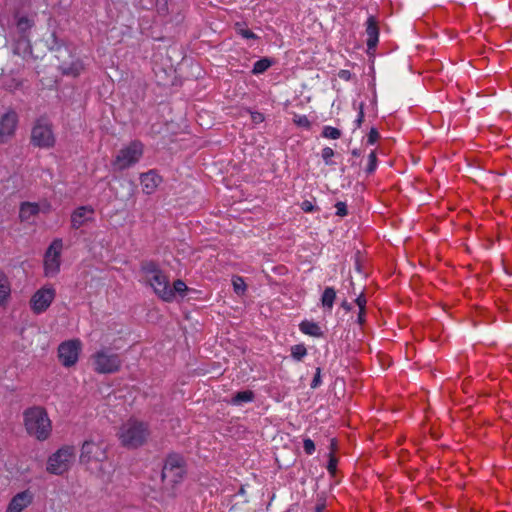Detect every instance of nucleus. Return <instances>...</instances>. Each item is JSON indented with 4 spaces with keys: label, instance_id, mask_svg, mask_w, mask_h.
<instances>
[{
    "label": "nucleus",
    "instance_id": "f257e3e1",
    "mask_svg": "<svg viewBox=\"0 0 512 512\" xmlns=\"http://www.w3.org/2000/svg\"><path fill=\"white\" fill-rule=\"evenodd\" d=\"M149 435L148 424L135 418L124 422L117 433L121 445L129 449L142 446Z\"/></svg>",
    "mask_w": 512,
    "mask_h": 512
},
{
    "label": "nucleus",
    "instance_id": "f03ea898",
    "mask_svg": "<svg viewBox=\"0 0 512 512\" xmlns=\"http://www.w3.org/2000/svg\"><path fill=\"white\" fill-rule=\"evenodd\" d=\"M24 422L27 432L38 440H46L51 433V421L45 409L41 407L29 408L24 413Z\"/></svg>",
    "mask_w": 512,
    "mask_h": 512
},
{
    "label": "nucleus",
    "instance_id": "7ed1b4c3",
    "mask_svg": "<svg viewBox=\"0 0 512 512\" xmlns=\"http://www.w3.org/2000/svg\"><path fill=\"white\" fill-rule=\"evenodd\" d=\"M142 270L155 294L165 302H173L169 278L159 269L158 265L154 262H147L143 264Z\"/></svg>",
    "mask_w": 512,
    "mask_h": 512
},
{
    "label": "nucleus",
    "instance_id": "20e7f679",
    "mask_svg": "<svg viewBox=\"0 0 512 512\" xmlns=\"http://www.w3.org/2000/svg\"><path fill=\"white\" fill-rule=\"evenodd\" d=\"M75 459V447L71 445H64L48 457L46 471L53 475H64L71 469Z\"/></svg>",
    "mask_w": 512,
    "mask_h": 512
},
{
    "label": "nucleus",
    "instance_id": "39448f33",
    "mask_svg": "<svg viewBox=\"0 0 512 512\" xmlns=\"http://www.w3.org/2000/svg\"><path fill=\"white\" fill-rule=\"evenodd\" d=\"M144 146L138 140L131 141L122 147L112 161V167L116 171L125 170L135 165L142 157Z\"/></svg>",
    "mask_w": 512,
    "mask_h": 512
},
{
    "label": "nucleus",
    "instance_id": "423d86ee",
    "mask_svg": "<svg viewBox=\"0 0 512 512\" xmlns=\"http://www.w3.org/2000/svg\"><path fill=\"white\" fill-rule=\"evenodd\" d=\"M94 370L101 374L117 372L122 364L120 356L105 349L97 351L92 356Z\"/></svg>",
    "mask_w": 512,
    "mask_h": 512
},
{
    "label": "nucleus",
    "instance_id": "0eeeda50",
    "mask_svg": "<svg viewBox=\"0 0 512 512\" xmlns=\"http://www.w3.org/2000/svg\"><path fill=\"white\" fill-rule=\"evenodd\" d=\"M186 473L184 458L179 454H170L162 470V478L169 484L179 483Z\"/></svg>",
    "mask_w": 512,
    "mask_h": 512
},
{
    "label": "nucleus",
    "instance_id": "6e6552de",
    "mask_svg": "<svg viewBox=\"0 0 512 512\" xmlns=\"http://www.w3.org/2000/svg\"><path fill=\"white\" fill-rule=\"evenodd\" d=\"M16 18V29L19 37L15 46V53L26 54L31 52V45L29 41V31L34 26L35 22L33 17L17 14Z\"/></svg>",
    "mask_w": 512,
    "mask_h": 512
},
{
    "label": "nucleus",
    "instance_id": "1a4fd4ad",
    "mask_svg": "<svg viewBox=\"0 0 512 512\" xmlns=\"http://www.w3.org/2000/svg\"><path fill=\"white\" fill-rule=\"evenodd\" d=\"M107 458V446L102 442L85 441L81 448L80 462L91 465L93 462H103Z\"/></svg>",
    "mask_w": 512,
    "mask_h": 512
},
{
    "label": "nucleus",
    "instance_id": "9d476101",
    "mask_svg": "<svg viewBox=\"0 0 512 512\" xmlns=\"http://www.w3.org/2000/svg\"><path fill=\"white\" fill-rule=\"evenodd\" d=\"M63 242L61 239H55L48 247L44 256V273L47 277L55 276L60 271L61 252Z\"/></svg>",
    "mask_w": 512,
    "mask_h": 512
},
{
    "label": "nucleus",
    "instance_id": "9b49d317",
    "mask_svg": "<svg viewBox=\"0 0 512 512\" xmlns=\"http://www.w3.org/2000/svg\"><path fill=\"white\" fill-rule=\"evenodd\" d=\"M82 342L79 339H70L62 342L58 347V358L64 367L74 366L79 359Z\"/></svg>",
    "mask_w": 512,
    "mask_h": 512
},
{
    "label": "nucleus",
    "instance_id": "f8f14e48",
    "mask_svg": "<svg viewBox=\"0 0 512 512\" xmlns=\"http://www.w3.org/2000/svg\"><path fill=\"white\" fill-rule=\"evenodd\" d=\"M56 290L52 285H45L38 289L30 299V308L35 314L45 312L53 302Z\"/></svg>",
    "mask_w": 512,
    "mask_h": 512
},
{
    "label": "nucleus",
    "instance_id": "ddd939ff",
    "mask_svg": "<svg viewBox=\"0 0 512 512\" xmlns=\"http://www.w3.org/2000/svg\"><path fill=\"white\" fill-rule=\"evenodd\" d=\"M32 143L41 148H50L55 143V137L51 129V125L44 121L38 120L32 129Z\"/></svg>",
    "mask_w": 512,
    "mask_h": 512
},
{
    "label": "nucleus",
    "instance_id": "4468645a",
    "mask_svg": "<svg viewBox=\"0 0 512 512\" xmlns=\"http://www.w3.org/2000/svg\"><path fill=\"white\" fill-rule=\"evenodd\" d=\"M18 125V115L14 110H9L0 118V143L8 142L15 134Z\"/></svg>",
    "mask_w": 512,
    "mask_h": 512
},
{
    "label": "nucleus",
    "instance_id": "2eb2a0df",
    "mask_svg": "<svg viewBox=\"0 0 512 512\" xmlns=\"http://www.w3.org/2000/svg\"><path fill=\"white\" fill-rule=\"evenodd\" d=\"M50 209L51 205L46 201L42 203L24 202L21 204L19 217L22 221H30L39 212L47 213Z\"/></svg>",
    "mask_w": 512,
    "mask_h": 512
},
{
    "label": "nucleus",
    "instance_id": "dca6fc26",
    "mask_svg": "<svg viewBox=\"0 0 512 512\" xmlns=\"http://www.w3.org/2000/svg\"><path fill=\"white\" fill-rule=\"evenodd\" d=\"M95 210L90 205L80 206L71 214V226L79 229L88 222L94 220Z\"/></svg>",
    "mask_w": 512,
    "mask_h": 512
},
{
    "label": "nucleus",
    "instance_id": "f3484780",
    "mask_svg": "<svg viewBox=\"0 0 512 512\" xmlns=\"http://www.w3.org/2000/svg\"><path fill=\"white\" fill-rule=\"evenodd\" d=\"M33 501V494L29 490L17 493L9 502L6 512H22Z\"/></svg>",
    "mask_w": 512,
    "mask_h": 512
},
{
    "label": "nucleus",
    "instance_id": "a211bd4d",
    "mask_svg": "<svg viewBox=\"0 0 512 512\" xmlns=\"http://www.w3.org/2000/svg\"><path fill=\"white\" fill-rule=\"evenodd\" d=\"M162 179L155 171L151 170L140 177L143 192L152 194L161 183Z\"/></svg>",
    "mask_w": 512,
    "mask_h": 512
},
{
    "label": "nucleus",
    "instance_id": "6ab92c4d",
    "mask_svg": "<svg viewBox=\"0 0 512 512\" xmlns=\"http://www.w3.org/2000/svg\"><path fill=\"white\" fill-rule=\"evenodd\" d=\"M367 46L374 49L379 40V29L374 17L370 16L366 22Z\"/></svg>",
    "mask_w": 512,
    "mask_h": 512
},
{
    "label": "nucleus",
    "instance_id": "aec40b11",
    "mask_svg": "<svg viewBox=\"0 0 512 512\" xmlns=\"http://www.w3.org/2000/svg\"><path fill=\"white\" fill-rule=\"evenodd\" d=\"M11 294V286L6 274L0 270V305H5Z\"/></svg>",
    "mask_w": 512,
    "mask_h": 512
},
{
    "label": "nucleus",
    "instance_id": "412c9836",
    "mask_svg": "<svg viewBox=\"0 0 512 512\" xmlns=\"http://www.w3.org/2000/svg\"><path fill=\"white\" fill-rule=\"evenodd\" d=\"M299 330L305 335H309V336H313V337L322 336L321 327L317 323L312 322V321H308V320L302 321L299 324Z\"/></svg>",
    "mask_w": 512,
    "mask_h": 512
},
{
    "label": "nucleus",
    "instance_id": "4be33fe9",
    "mask_svg": "<svg viewBox=\"0 0 512 512\" xmlns=\"http://www.w3.org/2000/svg\"><path fill=\"white\" fill-rule=\"evenodd\" d=\"M336 299V292L334 288L332 287H326L322 297H321V303L324 309L331 311L334 305Z\"/></svg>",
    "mask_w": 512,
    "mask_h": 512
},
{
    "label": "nucleus",
    "instance_id": "5701e85b",
    "mask_svg": "<svg viewBox=\"0 0 512 512\" xmlns=\"http://www.w3.org/2000/svg\"><path fill=\"white\" fill-rule=\"evenodd\" d=\"M254 392L251 391V390H245V391H240V392H237L233 398L231 399L230 403L232 405H241L243 403H248V402H252L254 400Z\"/></svg>",
    "mask_w": 512,
    "mask_h": 512
},
{
    "label": "nucleus",
    "instance_id": "b1692460",
    "mask_svg": "<svg viewBox=\"0 0 512 512\" xmlns=\"http://www.w3.org/2000/svg\"><path fill=\"white\" fill-rule=\"evenodd\" d=\"M274 61L270 58L264 57L260 60L256 61L252 68V73L254 75H259L267 71L272 65Z\"/></svg>",
    "mask_w": 512,
    "mask_h": 512
},
{
    "label": "nucleus",
    "instance_id": "393cba45",
    "mask_svg": "<svg viewBox=\"0 0 512 512\" xmlns=\"http://www.w3.org/2000/svg\"><path fill=\"white\" fill-rule=\"evenodd\" d=\"M188 287L186 283L180 279L173 282V286L171 287V292L173 294V301L176 298V295L183 297L187 292Z\"/></svg>",
    "mask_w": 512,
    "mask_h": 512
},
{
    "label": "nucleus",
    "instance_id": "a878e982",
    "mask_svg": "<svg viewBox=\"0 0 512 512\" xmlns=\"http://www.w3.org/2000/svg\"><path fill=\"white\" fill-rule=\"evenodd\" d=\"M307 355V349L304 344H297L291 347V356L296 361H301Z\"/></svg>",
    "mask_w": 512,
    "mask_h": 512
},
{
    "label": "nucleus",
    "instance_id": "bb28decb",
    "mask_svg": "<svg viewBox=\"0 0 512 512\" xmlns=\"http://www.w3.org/2000/svg\"><path fill=\"white\" fill-rule=\"evenodd\" d=\"M342 133L338 128L332 126H324L322 136L327 139L337 140L341 137Z\"/></svg>",
    "mask_w": 512,
    "mask_h": 512
},
{
    "label": "nucleus",
    "instance_id": "cd10ccee",
    "mask_svg": "<svg viewBox=\"0 0 512 512\" xmlns=\"http://www.w3.org/2000/svg\"><path fill=\"white\" fill-rule=\"evenodd\" d=\"M233 289L236 294L243 295L246 291V283L240 276H234L232 279Z\"/></svg>",
    "mask_w": 512,
    "mask_h": 512
},
{
    "label": "nucleus",
    "instance_id": "c85d7f7f",
    "mask_svg": "<svg viewBox=\"0 0 512 512\" xmlns=\"http://www.w3.org/2000/svg\"><path fill=\"white\" fill-rule=\"evenodd\" d=\"M293 123L298 127L305 128L307 130L311 128V122L305 115L294 114Z\"/></svg>",
    "mask_w": 512,
    "mask_h": 512
},
{
    "label": "nucleus",
    "instance_id": "c756f323",
    "mask_svg": "<svg viewBox=\"0 0 512 512\" xmlns=\"http://www.w3.org/2000/svg\"><path fill=\"white\" fill-rule=\"evenodd\" d=\"M236 32L245 39H256L257 35L249 30L248 28H245L244 25L240 23H236L235 25Z\"/></svg>",
    "mask_w": 512,
    "mask_h": 512
},
{
    "label": "nucleus",
    "instance_id": "7c9ffc66",
    "mask_svg": "<svg viewBox=\"0 0 512 512\" xmlns=\"http://www.w3.org/2000/svg\"><path fill=\"white\" fill-rule=\"evenodd\" d=\"M334 154V150L330 147H325L322 149L321 156L326 165H331L333 163L332 158Z\"/></svg>",
    "mask_w": 512,
    "mask_h": 512
},
{
    "label": "nucleus",
    "instance_id": "2f4dec72",
    "mask_svg": "<svg viewBox=\"0 0 512 512\" xmlns=\"http://www.w3.org/2000/svg\"><path fill=\"white\" fill-rule=\"evenodd\" d=\"M377 168V156L375 151H372L368 156V166H367V172L372 173Z\"/></svg>",
    "mask_w": 512,
    "mask_h": 512
},
{
    "label": "nucleus",
    "instance_id": "473e14b6",
    "mask_svg": "<svg viewBox=\"0 0 512 512\" xmlns=\"http://www.w3.org/2000/svg\"><path fill=\"white\" fill-rule=\"evenodd\" d=\"M303 448L307 455H312L315 452V444L310 438L303 440Z\"/></svg>",
    "mask_w": 512,
    "mask_h": 512
},
{
    "label": "nucleus",
    "instance_id": "72a5a7b5",
    "mask_svg": "<svg viewBox=\"0 0 512 512\" xmlns=\"http://www.w3.org/2000/svg\"><path fill=\"white\" fill-rule=\"evenodd\" d=\"M335 208L337 216L344 217L348 214L347 205L344 202H337Z\"/></svg>",
    "mask_w": 512,
    "mask_h": 512
},
{
    "label": "nucleus",
    "instance_id": "f704fd0d",
    "mask_svg": "<svg viewBox=\"0 0 512 512\" xmlns=\"http://www.w3.org/2000/svg\"><path fill=\"white\" fill-rule=\"evenodd\" d=\"M379 137H380L379 132L376 129L372 128L367 135V143L370 145H373L377 142Z\"/></svg>",
    "mask_w": 512,
    "mask_h": 512
},
{
    "label": "nucleus",
    "instance_id": "c9c22d12",
    "mask_svg": "<svg viewBox=\"0 0 512 512\" xmlns=\"http://www.w3.org/2000/svg\"><path fill=\"white\" fill-rule=\"evenodd\" d=\"M321 384V369L317 368L316 373L313 377V380L311 382V387L316 388Z\"/></svg>",
    "mask_w": 512,
    "mask_h": 512
},
{
    "label": "nucleus",
    "instance_id": "e433bc0d",
    "mask_svg": "<svg viewBox=\"0 0 512 512\" xmlns=\"http://www.w3.org/2000/svg\"><path fill=\"white\" fill-rule=\"evenodd\" d=\"M252 122L255 124H260L264 121V115L260 112H251Z\"/></svg>",
    "mask_w": 512,
    "mask_h": 512
},
{
    "label": "nucleus",
    "instance_id": "4c0bfd02",
    "mask_svg": "<svg viewBox=\"0 0 512 512\" xmlns=\"http://www.w3.org/2000/svg\"><path fill=\"white\" fill-rule=\"evenodd\" d=\"M356 304L359 307V310L364 312L366 307V298L363 295L358 296L356 299Z\"/></svg>",
    "mask_w": 512,
    "mask_h": 512
},
{
    "label": "nucleus",
    "instance_id": "58836bf2",
    "mask_svg": "<svg viewBox=\"0 0 512 512\" xmlns=\"http://www.w3.org/2000/svg\"><path fill=\"white\" fill-rule=\"evenodd\" d=\"M336 467H337V460L334 458V457H331L329 459V462H328V465H327V470L331 473V474H334L335 471H336Z\"/></svg>",
    "mask_w": 512,
    "mask_h": 512
},
{
    "label": "nucleus",
    "instance_id": "ea45409f",
    "mask_svg": "<svg viewBox=\"0 0 512 512\" xmlns=\"http://www.w3.org/2000/svg\"><path fill=\"white\" fill-rule=\"evenodd\" d=\"M364 120V112H363V107L362 105L360 106V110H359V113H358V116H357V119L355 120L356 122V128H359L362 124Z\"/></svg>",
    "mask_w": 512,
    "mask_h": 512
},
{
    "label": "nucleus",
    "instance_id": "a19ab883",
    "mask_svg": "<svg viewBox=\"0 0 512 512\" xmlns=\"http://www.w3.org/2000/svg\"><path fill=\"white\" fill-rule=\"evenodd\" d=\"M301 208L304 212H312L314 210V206L310 201H304Z\"/></svg>",
    "mask_w": 512,
    "mask_h": 512
},
{
    "label": "nucleus",
    "instance_id": "79ce46f5",
    "mask_svg": "<svg viewBox=\"0 0 512 512\" xmlns=\"http://www.w3.org/2000/svg\"><path fill=\"white\" fill-rule=\"evenodd\" d=\"M364 321H365V311H364V312H361V311H360V312H359V315H358V322H359L360 324H363V323H364Z\"/></svg>",
    "mask_w": 512,
    "mask_h": 512
},
{
    "label": "nucleus",
    "instance_id": "37998d69",
    "mask_svg": "<svg viewBox=\"0 0 512 512\" xmlns=\"http://www.w3.org/2000/svg\"><path fill=\"white\" fill-rule=\"evenodd\" d=\"M339 76L343 79H348L349 77V72L346 71V70H342L340 73H339Z\"/></svg>",
    "mask_w": 512,
    "mask_h": 512
},
{
    "label": "nucleus",
    "instance_id": "c03bdc74",
    "mask_svg": "<svg viewBox=\"0 0 512 512\" xmlns=\"http://www.w3.org/2000/svg\"><path fill=\"white\" fill-rule=\"evenodd\" d=\"M325 509V505L322 503V504H317L315 510L316 512H323Z\"/></svg>",
    "mask_w": 512,
    "mask_h": 512
},
{
    "label": "nucleus",
    "instance_id": "a18cd8bd",
    "mask_svg": "<svg viewBox=\"0 0 512 512\" xmlns=\"http://www.w3.org/2000/svg\"><path fill=\"white\" fill-rule=\"evenodd\" d=\"M81 69H82V66L80 64H77V67L75 69L74 75H78L80 73Z\"/></svg>",
    "mask_w": 512,
    "mask_h": 512
}]
</instances>
